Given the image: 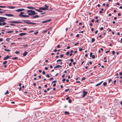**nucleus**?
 Masks as SVG:
<instances>
[{"label":"nucleus","instance_id":"09e8293b","mask_svg":"<svg viewBox=\"0 0 122 122\" xmlns=\"http://www.w3.org/2000/svg\"><path fill=\"white\" fill-rule=\"evenodd\" d=\"M65 76V74H64L62 76V78H64Z\"/></svg>","mask_w":122,"mask_h":122},{"label":"nucleus","instance_id":"f8f14e48","mask_svg":"<svg viewBox=\"0 0 122 122\" xmlns=\"http://www.w3.org/2000/svg\"><path fill=\"white\" fill-rule=\"evenodd\" d=\"M26 34L25 33H21L19 34V35L20 36H23L26 35Z\"/></svg>","mask_w":122,"mask_h":122},{"label":"nucleus","instance_id":"37998d69","mask_svg":"<svg viewBox=\"0 0 122 122\" xmlns=\"http://www.w3.org/2000/svg\"><path fill=\"white\" fill-rule=\"evenodd\" d=\"M15 53L16 54H19V51H16L15 52Z\"/></svg>","mask_w":122,"mask_h":122},{"label":"nucleus","instance_id":"473e14b6","mask_svg":"<svg viewBox=\"0 0 122 122\" xmlns=\"http://www.w3.org/2000/svg\"><path fill=\"white\" fill-rule=\"evenodd\" d=\"M83 50V49L81 48H79V51H81Z\"/></svg>","mask_w":122,"mask_h":122},{"label":"nucleus","instance_id":"a878e982","mask_svg":"<svg viewBox=\"0 0 122 122\" xmlns=\"http://www.w3.org/2000/svg\"><path fill=\"white\" fill-rule=\"evenodd\" d=\"M9 93V91L8 90H7L6 92L5 93V95H6L8 94Z\"/></svg>","mask_w":122,"mask_h":122},{"label":"nucleus","instance_id":"de8ad7c7","mask_svg":"<svg viewBox=\"0 0 122 122\" xmlns=\"http://www.w3.org/2000/svg\"><path fill=\"white\" fill-rule=\"evenodd\" d=\"M45 8H48V6H47L46 5H45Z\"/></svg>","mask_w":122,"mask_h":122},{"label":"nucleus","instance_id":"a211bd4d","mask_svg":"<svg viewBox=\"0 0 122 122\" xmlns=\"http://www.w3.org/2000/svg\"><path fill=\"white\" fill-rule=\"evenodd\" d=\"M34 10H35L36 11H37L38 12H42V11L39 10L38 9H36L35 8V9H34Z\"/></svg>","mask_w":122,"mask_h":122},{"label":"nucleus","instance_id":"774afa93","mask_svg":"<svg viewBox=\"0 0 122 122\" xmlns=\"http://www.w3.org/2000/svg\"><path fill=\"white\" fill-rule=\"evenodd\" d=\"M94 21V20L93 19L91 21V22H93Z\"/></svg>","mask_w":122,"mask_h":122},{"label":"nucleus","instance_id":"603ef678","mask_svg":"<svg viewBox=\"0 0 122 122\" xmlns=\"http://www.w3.org/2000/svg\"><path fill=\"white\" fill-rule=\"evenodd\" d=\"M22 46H23L26 47L27 46V44H26L25 45H23Z\"/></svg>","mask_w":122,"mask_h":122},{"label":"nucleus","instance_id":"9b49d317","mask_svg":"<svg viewBox=\"0 0 122 122\" xmlns=\"http://www.w3.org/2000/svg\"><path fill=\"white\" fill-rule=\"evenodd\" d=\"M39 17V16L38 15H35L34 16H32L31 18H33V19H35L36 18H37Z\"/></svg>","mask_w":122,"mask_h":122},{"label":"nucleus","instance_id":"b1692460","mask_svg":"<svg viewBox=\"0 0 122 122\" xmlns=\"http://www.w3.org/2000/svg\"><path fill=\"white\" fill-rule=\"evenodd\" d=\"M4 50L5 51H7V52H9L10 51V50L9 49H4Z\"/></svg>","mask_w":122,"mask_h":122},{"label":"nucleus","instance_id":"ea45409f","mask_svg":"<svg viewBox=\"0 0 122 122\" xmlns=\"http://www.w3.org/2000/svg\"><path fill=\"white\" fill-rule=\"evenodd\" d=\"M92 52H91L90 53V57H92Z\"/></svg>","mask_w":122,"mask_h":122},{"label":"nucleus","instance_id":"393cba45","mask_svg":"<svg viewBox=\"0 0 122 122\" xmlns=\"http://www.w3.org/2000/svg\"><path fill=\"white\" fill-rule=\"evenodd\" d=\"M0 18H2L4 20L5 19H7V18H6L2 17H0Z\"/></svg>","mask_w":122,"mask_h":122},{"label":"nucleus","instance_id":"9d476101","mask_svg":"<svg viewBox=\"0 0 122 122\" xmlns=\"http://www.w3.org/2000/svg\"><path fill=\"white\" fill-rule=\"evenodd\" d=\"M5 15L6 16H10V17H11V16H14V15H13L11 14H5Z\"/></svg>","mask_w":122,"mask_h":122},{"label":"nucleus","instance_id":"69168bd1","mask_svg":"<svg viewBox=\"0 0 122 122\" xmlns=\"http://www.w3.org/2000/svg\"><path fill=\"white\" fill-rule=\"evenodd\" d=\"M79 44V43L78 42H77L76 43H75V44H74V45L75 46H76V45H78Z\"/></svg>","mask_w":122,"mask_h":122},{"label":"nucleus","instance_id":"338daca9","mask_svg":"<svg viewBox=\"0 0 122 122\" xmlns=\"http://www.w3.org/2000/svg\"><path fill=\"white\" fill-rule=\"evenodd\" d=\"M19 91H20L21 90V87H20L19 88Z\"/></svg>","mask_w":122,"mask_h":122},{"label":"nucleus","instance_id":"e2e57ef3","mask_svg":"<svg viewBox=\"0 0 122 122\" xmlns=\"http://www.w3.org/2000/svg\"><path fill=\"white\" fill-rule=\"evenodd\" d=\"M56 81H56L55 80V81H52V83H54L56 82Z\"/></svg>","mask_w":122,"mask_h":122},{"label":"nucleus","instance_id":"1a4fd4ad","mask_svg":"<svg viewBox=\"0 0 122 122\" xmlns=\"http://www.w3.org/2000/svg\"><path fill=\"white\" fill-rule=\"evenodd\" d=\"M10 57H11L10 56H7L6 57H5L3 60H6L8 59Z\"/></svg>","mask_w":122,"mask_h":122},{"label":"nucleus","instance_id":"39448f33","mask_svg":"<svg viewBox=\"0 0 122 122\" xmlns=\"http://www.w3.org/2000/svg\"><path fill=\"white\" fill-rule=\"evenodd\" d=\"M83 95L82 96V98L84 97L87 94L88 92H86L84 90L83 91Z\"/></svg>","mask_w":122,"mask_h":122},{"label":"nucleus","instance_id":"c03bdc74","mask_svg":"<svg viewBox=\"0 0 122 122\" xmlns=\"http://www.w3.org/2000/svg\"><path fill=\"white\" fill-rule=\"evenodd\" d=\"M63 56H64V55L63 54L61 55L60 56V58L62 57H63Z\"/></svg>","mask_w":122,"mask_h":122},{"label":"nucleus","instance_id":"a18cd8bd","mask_svg":"<svg viewBox=\"0 0 122 122\" xmlns=\"http://www.w3.org/2000/svg\"><path fill=\"white\" fill-rule=\"evenodd\" d=\"M69 66H72V63H70L69 64Z\"/></svg>","mask_w":122,"mask_h":122},{"label":"nucleus","instance_id":"3c124183","mask_svg":"<svg viewBox=\"0 0 122 122\" xmlns=\"http://www.w3.org/2000/svg\"><path fill=\"white\" fill-rule=\"evenodd\" d=\"M109 52H110V51L109 50L105 52V53H107Z\"/></svg>","mask_w":122,"mask_h":122},{"label":"nucleus","instance_id":"f257e3e1","mask_svg":"<svg viewBox=\"0 0 122 122\" xmlns=\"http://www.w3.org/2000/svg\"><path fill=\"white\" fill-rule=\"evenodd\" d=\"M27 13H28V15H33L37 14L34 10H28L27 11Z\"/></svg>","mask_w":122,"mask_h":122},{"label":"nucleus","instance_id":"412c9836","mask_svg":"<svg viewBox=\"0 0 122 122\" xmlns=\"http://www.w3.org/2000/svg\"><path fill=\"white\" fill-rule=\"evenodd\" d=\"M64 113L66 115H68L69 114V112H68L67 111H66V112H65Z\"/></svg>","mask_w":122,"mask_h":122},{"label":"nucleus","instance_id":"c9c22d12","mask_svg":"<svg viewBox=\"0 0 122 122\" xmlns=\"http://www.w3.org/2000/svg\"><path fill=\"white\" fill-rule=\"evenodd\" d=\"M92 59H94L95 58V56L94 55H92Z\"/></svg>","mask_w":122,"mask_h":122},{"label":"nucleus","instance_id":"4468645a","mask_svg":"<svg viewBox=\"0 0 122 122\" xmlns=\"http://www.w3.org/2000/svg\"><path fill=\"white\" fill-rule=\"evenodd\" d=\"M27 8L28 9H35V8L33 7L32 6H28L27 7Z\"/></svg>","mask_w":122,"mask_h":122},{"label":"nucleus","instance_id":"423d86ee","mask_svg":"<svg viewBox=\"0 0 122 122\" xmlns=\"http://www.w3.org/2000/svg\"><path fill=\"white\" fill-rule=\"evenodd\" d=\"M51 19H50L49 20H46L43 21L41 22L42 23H46L48 22H49L51 21Z\"/></svg>","mask_w":122,"mask_h":122},{"label":"nucleus","instance_id":"6e6d98bb","mask_svg":"<svg viewBox=\"0 0 122 122\" xmlns=\"http://www.w3.org/2000/svg\"><path fill=\"white\" fill-rule=\"evenodd\" d=\"M46 72L45 71H43L42 73L44 75L45 74Z\"/></svg>","mask_w":122,"mask_h":122},{"label":"nucleus","instance_id":"49530a36","mask_svg":"<svg viewBox=\"0 0 122 122\" xmlns=\"http://www.w3.org/2000/svg\"><path fill=\"white\" fill-rule=\"evenodd\" d=\"M10 25L12 26H15V25L12 23H10Z\"/></svg>","mask_w":122,"mask_h":122},{"label":"nucleus","instance_id":"a19ab883","mask_svg":"<svg viewBox=\"0 0 122 122\" xmlns=\"http://www.w3.org/2000/svg\"><path fill=\"white\" fill-rule=\"evenodd\" d=\"M66 80V79L65 78L63 79L62 80V81L63 82H64Z\"/></svg>","mask_w":122,"mask_h":122},{"label":"nucleus","instance_id":"f3484780","mask_svg":"<svg viewBox=\"0 0 122 122\" xmlns=\"http://www.w3.org/2000/svg\"><path fill=\"white\" fill-rule=\"evenodd\" d=\"M28 52L26 51H25L23 54V55L24 56H26Z\"/></svg>","mask_w":122,"mask_h":122},{"label":"nucleus","instance_id":"2eb2a0df","mask_svg":"<svg viewBox=\"0 0 122 122\" xmlns=\"http://www.w3.org/2000/svg\"><path fill=\"white\" fill-rule=\"evenodd\" d=\"M6 24V23L5 22H3L2 23L1 22H0V25L1 26L2 25H4Z\"/></svg>","mask_w":122,"mask_h":122},{"label":"nucleus","instance_id":"aec40b11","mask_svg":"<svg viewBox=\"0 0 122 122\" xmlns=\"http://www.w3.org/2000/svg\"><path fill=\"white\" fill-rule=\"evenodd\" d=\"M0 22H4L5 21V20L2 18H0Z\"/></svg>","mask_w":122,"mask_h":122},{"label":"nucleus","instance_id":"72a5a7b5","mask_svg":"<svg viewBox=\"0 0 122 122\" xmlns=\"http://www.w3.org/2000/svg\"><path fill=\"white\" fill-rule=\"evenodd\" d=\"M6 7V6H2L0 5V7H1V8H5Z\"/></svg>","mask_w":122,"mask_h":122},{"label":"nucleus","instance_id":"ddd939ff","mask_svg":"<svg viewBox=\"0 0 122 122\" xmlns=\"http://www.w3.org/2000/svg\"><path fill=\"white\" fill-rule=\"evenodd\" d=\"M103 82V81H101V82L98 83L97 84H96V86H100L101 85V84Z\"/></svg>","mask_w":122,"mask_h":122},{"label":"nucleus","instance_id":"6e6552de","mask_svg":"<svg viewBox=\"0 0 122 122\" xmlns=\"http://www.w3.org/2000/svg\"><path fill=\"white\" fill-rule=\"evenodd\" d=\"M24 9H19L17 10H15V11L17 12H20L24 10Z\"/></svg>","mask_w":122,"mask_h":122},{"label":"nucleus","instance_id":"5701e85b","mask_svg":"<svg viewBox=\"0 0 122 122\" xmlns=\"http://www.w3.org/2000/svg\"><path fill=\"white\" fill-rule=\"evenodd\" d=\"M95 40L94 38H92V43L93 42L95 41Z\"/></svg>","mask_w":122,"mask_h":122},{"label":"nucleus","instance_id":"680f3d73","mask_svg":"<svg viewBox=\"0 0 122 122\" xmlns=\"http://www.w3.org/2000/svg\"><path fill=\"white\" fill-rule=\"evenodd\" d=\"M34 32V31L33 30H31L30 31H29V32L31 33V32Z\"/></svg>","mask_w":122,"mask_h":122},{"label":"nucleus","instance_id":"f704fd0d","mask_svg":"<svg viewBox=\"0 0 122 122\" xmlns=\"http://www.w3.org/2000/svg\"><path fill=\"white\" fill-rule=\"evenodd\" d=\"M70 61L71 62H73V59H70Z\"/></svg>","mask_w":122,"mask_h":122},{"label":"nucleus","instance_id":"864d4df0","mask_svg":"<svg viewBox=\"0 0 122 122\" xmlns=\"http://www.w3.org/2000/svg\"><path fill=\"white\" fill-rule=\"evenodd\" d=\"M46 76L48 77V78H49L50 77V75H49V74H47V75H46Z\"/></svg>","mask_w":122,"mask_h":122},{"label":"nucleus","instance_id":"c85d7f7f","mask_svg":"<svg viewBox=\"0 0 122 122\" xmlns=\"http://www.w3.org/2000/svg\"><path fill=\"white\" fill-rule=\"evenodd\" d=\"M13 32V31H8L7 32V33H12Z\"/></svg>","mask_w":122,"mask_h":122},{"label":"nucleus","instance_id":"8fccbe9b","mask_svg":"<svg viewBox=\"0 0 122 122\" xmlns=\"http://www.w3.org/2000/svg\"><path fill=\"white\" fill-rule=\"evenodd\" d=\"M98 30H96L95 32V34H97L98 32Z\"/></svg>","mask_w":122,"mask_h":122},{"label":"nucleus","instance_id":"0eeeda50","mask_svg":"<svg viewBox=\"0 0 122 122\" xmlns=\"http://www.w3.org/2000/svg\"><path fill=\"white\" fill-rule=\"evenodd\" d=\"M39 9L43 10H48V8H47L45 7H40L39 8Z\"/></svg>","mask_w":122,"mask_h":122},{"label":"nucleus","instance_id":"dca6fc26","mask_svg":"<svg viewBox=\"0 0 122 122\" xmlns=\"http://www.w3.org/2000/svg\"><path fill=\"white\" fill-rule=\"evenodd\" d=\"M62 67V66L60 65H58L54 67V68H61Z\"/></svg>","mask_w":122,"mask_h":122},{"label":"nucleus","instance_id":"052dcab7","mask_svg":"<svg viewBox=\"0 0 122 122\" xmlns=\"http://www.w3.org/2000/svg\"><path fill=\"white\" fill-rule=\"evenodd\" d=\"M116 80H115L114 81H113V82L114 83V84H115V83L116 82Z\"/></svg>","mask_w":122,"mask_h":122},{"label":"nucleus","instance_id":"cd10ccee","mask_svg":"<svg viewBox=\"0 0 122 122\" xmlns=\"http://www.w3.org/2000/svg\"><path fill=\"white\" fill-rule=\"evenodd\" d=\"M7 62V61H5L3 63V65H4L5 64H6Z\"/></svg>","mask_w":122,"mask_h":122},{"label":"nucleus","instance_id":"c756f323","mask_svg":"<svg viewBox=\"0 0 122 122\" xmlns=\"http://www.w3.org/2000/svg\"><path fill=\"white\" fill-rule=\"evenodd\" d=\"M103 84L104 86H106L107 84V83L106 82H104L103 83Z\"/></svg>","mask_w":122,"mask_h":122},{"label":"nucleus","instance_id":"0e129e2a","mask_svg":"<svg viewBox=\"0 0 122 122\" xmlns=\"http://www.w3.org/2000/svg\"><path fill=\"white\" fill-rule=\"evenodd\" d=\"M45 69L46 70H47L48 69V68L47 67H45Z\"/></svg>","mask_w":122,"mask_h":122},{"label":"nucleus","instance_id":"20e7f679","mask_svg":"<svg viewBox=\"0 0 122 122\" xmlns=\"http://www.w3.org/2000/svg\"><path fill=\"white\" fill-rule=\"evenodd\" d=\"M9 22L10 23H13L15 24L21 23H22V22L21 21H10Z\"/></svg>","mask_w":122,"mask_h":122},{"label":"nucleus","instance_id":"13d9d810","mask_svg":"<svg viewBox=\"0 0 122 122\" xmlns=\"http://www.w3.org/2000/svg\"><path fill=\"white\" fill-rule=\"evenodd\" d=\"M76 37L78 38L79 37V35L78 34H77L76 36Z\"/></svg>","mask_w":122,"mask_h":122},{"label":"nucleus","instance_id":"4be33fe9","mask_svg":"<svg viewBox=\"0 0 122 122\" xmlns=\"http://www.w3.org/2000/svg\"><path fill=\"white\" fill-rule=\"evenodd\" d=\"M18 59V57H15L14 58H12V59L13 60H17Z\"/></svg>","mask_w":122,"mask_h":122},{"label":"nucleus","instance_id":"4c0bfd02","mask_svg":"<svg viewBox=\"0 0 122 122\" xmlns=\"http://www.w3.org/2000/svg\"><path fill=\"white\" fill-rule=\"evenodd\" d=\"M69 54V51H67V52L66 53V55H68Z\"/></svg>","mask_w":122,"mask_h":122},{"label":"nucleus","instance_id":"6ab92c4d","mask_svg":"<svg viewBox=\"0 0 122 122\" xmlns=\"http://www.w3.org/2000/svg\"><path fill=\"white\" fill-rule=\"evenodd\" d=\"M8 8L10 9H14L15 8V7L14 6H8Z\"/></svg>","mask_w":122,"mask_h":122},{"label":"nucleus","instance_id":"2f4dec72","mask_svg":"<svg viewBox=\"0 0 122 122\" xmlns=\"http://www.w3.org/2000/svg\"><path fill=\"white\" fill-rule=\"evenodd\" d=\"M70 90L69 88H68L67 89H65V91L66 92H68V91H69Z\"/></svg>","mask_w":122,"mask_h":122},{"label":"nucleus","instance_id":"58836bf2","mask_svg":"<svg viewBox=\"0 0 122 122\" xmlns=\"http://www.w3.org/2000/svg\"><path fill=\"white\" fill-rule=\"evenodd\" d=\"M112 80L111 79H109L108 80V83H110V81H111Z\"/></svg>","mask_w":122,"mask_h":122},{"label":"nucleus","instance_id":"4d7b16f0","mask_svg":"<svg viewBox=\"0 0 122 122\" xmlns=\"http://www.w3.org/2000/svg\"><path fill=\"white\" fill-rule=\"evenodd\" d=\"M103 29V28L102 27H101L100 28V29L101 30H102Z\"/></svg>","mask_w":122,"mask_h":122},{"label":"nucleus","instance_id":"bf43d9fd","mask_svg":"<svg viewBox=\"0 0 122 122\" xmlns=\"http://www.w3.org/2000/svg\"><path fill=\"white\" fill-rule=\"evenodd\" d=\"M3 40V39L2 38H0V41H2Z\"/></svg>","mask_w":122,"mask_h":122},{"label":"nucleus","instance_id":"7ed1b4c3","mask_svg":"<svg viewBox=\"0 0 122 122\" xmlns=\"http://www.w3.org/2000/svg\"><path fill=\"white\" fill-rule=\"evenodd\" d=\"M24 12H20V14L19 15V17H29V15H22L23 14H24Z\"/></svg>","mask_w":122,"mask_h":122},{"label":"nucleus","instance_id":"7c9ffc66","mask_svg":"<svg viewBox=\"0 0 122 122\" xmlns=\"http://www.w3.org/2000/svg\"><path fill=\"white\" fill-rule=\"evenodd\" d=\"M38 33V31H36L34 33V34L35 35H36Z\"/></svg>","mask_w":122,"mask_h":122},{"label":"nucleus","instance_id":"bb28decb","mask_svg":"<svg viewBox=\"0 0 122 122\" xmlns=\"http://www.w3.org/2000/svg\"><path fill=\"white\" fill-rule=\"evenodd\" d=\"M10 38H7L6 39V41L8 42H9L10 40Z\"/></svg>","mask_w":122,"mask_h":122},{"label":"nucleus","instance_id":"f03ea898","mask_svg":"<svg viewBox=\"0 0 122 122\" xmlns=\"http://www.w3.org/2000/svg\"><path fill=\"white\" fill-rule=\"evenodd\" d=\"M23 21L28 24H32L33 25H35L36 23L34 22H29L30 21L29 20H23Z\"/></svg>","mask_w":122,"mask_h":122},{"label":"nucleus","instance_id":"79ce46f5","mask_svg":"<svg viewBox=\"0 0 122 122\" xmlns=\"http://www.w3.org/2000/svg\"><path fill=\"white\" fill-rule=\"evenodd\" d=\"M115 53V51H112V53L113 55Z\"/></svg>","mask_w":122,"mask_h":122},{"label":"nucleus","instance_id":"5fc2aeb1","mask_svg":"<svg viewBox=\"0 0 122 122\" xmlns=\"http://www.w3.org/2000/svg\"><path fill=\"white\" fill-rule=\"evenodd\" d=\"M86 79V78L85 77H83L82 79V80H84Z\"/></svg>","mask_w":122,"mask_h":122},{"label":"nucleus","instance_id":"e433bc0d","mask_svg":"<svg viewBox=\"0 0 122 122\" xmlns=\"http://www.w3.org/2000/svg\"><path fill=\"white\" fill-rule=\"evenodd\" d=\"M68 102L69 103H71L72 102V101L70 99L69 100Z\"/></svg>","mask_w":122,"mask_h":122}]
</instances>
